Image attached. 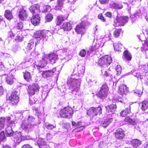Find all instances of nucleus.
Returning a JSON list of instances; mask_svg holds the SVG:
<instances>
[{"label":"nucleus","mask_w":148,"mask_h":148,"mask_svg":"<svg viewBox=\"0 0 148 148\" xmlns=\"http://www.w3.org/2000/svg\"><path fill=\"white\" fill-rule=\"evenodd\" d=\"M84 72V69L78 71V72L74 69L72 74L68 77L67 84L69 87V89L73 92H78L79 89L81 80L78 79L79 74H83Z\"/></svg>","instance_id":"f257e3e1"},{"label":"nucleus","mask_w":148,"mask_h":148,"mask_svg":"<svg viewBox=\"0 0 148 148\" xmlns=\"http://www.w3.org/2000/svg\"><path fill=\"white\" fill-rule=\"evenodd\" d=\"M58 60V55L55 53H51L44 54L42 56L41 60L35 62L34 63V67L37 69L43 68L48 63L53 64L55 63Z\"/></svg>","instance_id":"f03ea898"},{"label":"nucleus","mask_w":148,"mask_h":148,"mask_svg":"<svg viewBox=\"0 0 148 148\" xmlns=\"http://www.w3.org/2000/svg\"><path fill=\"white\" fill-rule=\"evenodd\" d=\"M90 25V23L88 22L86 17L83 18L82 19V22L76 27L75 29V31L78 33L82 34L85 32V29Z\"/></svg>","instance_id":"7ed1b4c3"},{"label":"nucleus","mask_w":148,"mask_h":148,"mask_svg":"<svg viewBox=\"0 0 148 148\" xmlns=\"http://www.w3.org/2000/svg\"><path fill=\"white\" fill-rule=\"evenodd\" d=\"M73 114L72 108L69 107H65L62 109L58 110L56 113V116L58 117H70Z\"/></svg>","instance_id":"20e7f679"},{"label":"nucleus","mask_w":148,"mask_h":148,"mask_svg":"<svg viewBox=\"0 0 148 148\" xmlns=\"http://www.w3.org/2000/svg\"><path fill=\"white\" fill-rule=\"evenodd\" d=\"M52 34V32L49 31H38L35 33L34 36L38 42L41 39H42L43 40H46L48 37L51 36Z\"/></svg>","instance_id":"39448f33"},{"label":"nucleus","mask_w":148,"mask_h":148,"mask_svg":"<svg viewBox=\"0 0 148 148\" xmlns=\"http://www.w3.org/2000/svg\"><path fill=\"white\" fill-rule=\"evenodd\" d=\"M112 61V58L110 56H105L99 59L98 63L101 67L105 68L109 65Z\"/></svg>","instance_id":"423d86ee"},{"label":"nucleus","mask_w":148,"mask_h":148,"mask_svg":"<svg viewBox=\"0 0 148 148\" xmlns=\"http://www.w3.org/2000/svg\"><path fill=\"white\" fill-rule=\"evenodd\" d=\"M56 68H53L52 70H48L41 71L40 72L42 77L44 78L47 79L52 77L54 73L58 75L60 73V71H57Z\"/></svg>","instance_id":"0eeeda50"},{"label":"nucleus","mask_w":148,"mask_h":148,"mask_svg":"<svg viewBox=\"0 0 148 148\" xmlns=\"http://www.w3.org/2000/svg\"><path fill=\"white\" fill-rule=\"evenodd\" d=\"M14 123V121L11 120L10 117H8L6 118L1 117L0 118V130H4L5 127L8 126V123L9 125L12 124Z\"/></svg>","instance_id":"6e6552de"},{"label":"nucleus","mask_w":148,"mask_h":148,"mask_svg":"<svg viewBox=\"0 0 148 148\" xmlns=\"http://www.w3.org/2000/svg\"><path fill=\"white\" fill-rule=\"evenodd\" d=\"M60 51L61 52L60 55L63 57V58H61V60H64L66 61H68L71 59L72 57L71 51L69 49L65 48Z\"/></svg>","instance_id":"1a4fd4ad"},{"label":"nucleus","mask_w":148,"mask_h":148,"mask_svg":"<svg viewBox=\"0 0 148 148\" xmlns=\"http://www.w3.org/2000/svg\"><path fill=\"white\" fill-rule=\"evenodd\" d=\"M20 132H14L11 138L14 143L18 144L22 141L25 140V138L22 136Z\"/></svg>","instance_id":"9d476101"},{"label":"nucleus","mask_w":148,"mask_h":148,"mask_svg":"<svg viewBox=\"0 0 148 148\" xmlns=\"http://www.w3.org/2000/svg\"><path fill=\"white\" fill-rule=\"evenodd\" d=\"M108 88L106 84L103 85L98 93V96L101 99L106 98L108 94Z\"/></svg>","instance_id":"9b49d317"},{"label":"nucleus","mask_w":148,"mask_h":148,"mask_svg":"<svg viewBox=\"0 0 148 148\" xmlns=\"http://www.w3.org/2000/svg\"><path fill=\"white\" fill-rule=\"evenodd\" d=\"M40 10H30V12L33 14V16L31 19L32 23L34 25L36 26L38 25L40 22V18L38 14H35V12L37 11L39 12Z\"/></svg>","instance_id":"f8f14e48"},{"label":"nucleus","mask_w":148,"mask_h":148,"mask_svg":"<svg viewBox=\"0 0 148 148\" xmlns=\"http://www.w3.org/2000/svg\"><path fill=\"white\" fill-rule=\"evenodd\" d=\"M39 88L37 84L29 85L27 89L29 97H32L35 94V92L38 91Z\"/></svg>","instance_id":"ddd939ff"},{"label":"nucleus","mask_w":148,"mask_h":148,"mask_svg":"<svg viewBox=\"0 0 148 148\" xmlns=\"http://www.w3.org/2000/svg\"><path fill=\"white\" fill-rule=\"evenodd\" d=\"M34 127V124H29L22 121L21 127L25 132H31Z\"/></svg>","instance_id":"4468645a"},{"label":"nucleus","mask_w":148,"mask_h":148,"mask_svg":"<svg viewBox=\"0 0 148 148\" xmlns=\"http://www.w3.org/2000/svg\"><path fill=\"white\" fill-rule=\"evenodd\" d=\"M17 93V92L14 91L12 92L11 96L9 97V100L14 105H16L19 101V97Z\"/></svg>","instance_id":"2eb2a0df"},{"label":"nucleus","mask_w":148,"mask_h":148,"mask_svg":"<svg viewBox=\"0 0 148 148\" xmlns=\"http://www.w3.org/2000/svg\"><path fill=\"white\" fill-rule=\"evenodd\" d=\"M129 20V18L127 16H121L117 17L116 21L119 23V25L123 26Z\"/></svg>","instance_id":"dca6fc26"},{"label":"nucleus","mask_w":148,"mask_h":148,"mask_svg":"<svg viewBox=\"0 0 148 148\" xmlns=\"http://www.w3.org/2000/svg\"><path fill=\"white\" fill-rule=\"evenodd\" d=\"M142 12H145L146 13V15L145 16V18L148 21V12L146 10H142V11H141L140 10H138L135 14L131 15V17L134 18V17H135L136 18H138L143 14Z\"/></svg>","instance_id":"f3484780"},{"label":"nucleus","mask_w":148,"mask_h":148,"mask_svg":"<svg viewBox=\"0 0 148 148\" xmlns=\"http://www.w3.org/2000/svg\"><path fill=\"white\" fill-rule=\"evenodd\" d=\"M116 106L115 104H112L106 106V111L108 113H107V115H111L114 114L116 109Z\"/></svg>","instance_id":"a211bd4d"},{"label":"nucleus","mask_w":148,"mask_h":148,"mask_svg":"<svg viewBox=\"0 0 148 148\" xmlns=\"http://www.w3.org/2000/svg\"><path fill=\"white\" fill-rule=\"evenodd\" d=\"M99 47V45L96 44H93L91 48L87 51V55L88 56H89L90 54L91 53H95L96 52L97 50L98 49Z\"/></svg>","instance_id":"6ab92c4d"},{"label":"nucleus","mask_w":148,"mask_h":148,"mask_svg":"<svg viewBox=\"0 0 148 148\" xmlns=\"http://www.w3.org/2000/svg\"><path fill=\"white\" fill-rule=\"evenodd\" d=\"M101 71V75L104 77H106V79L107 80L110 81L112 83L114 84V82L113 80L112 81L113 79V76L112 75H109L107 71L104 69L102 70Z\"/></svg>","instance_id":"aec40b11"},{"label":"nucleus","mask_w":148,"mask_h":148,"mask_svg":"<svg viewBox=\"0 0 148 148\" xmlns=\"http://www.w3.org/2000/svg\"><path fill=\"white\" fill-rule=\"evenodd\" d=\"M9 125L7 127H5V128H4V132H5V134L6 135L7 137H12L13 135V132L11 126Z\"/></svg>","instance_id":"412c9836"},{"label":"nucleus","mask_w":148,"mask_h":148,"mask_svg":"<svg viewBox=\"0 0 148 148\" xmlns=\"http://www.w3.org/2000/svg\"><path fill=\"white\" fill-rule=\"evenodd\" d=\"M18 16L20 19L21 21H24L27 18V14L25 10H20L19 12Z\"/></svg>","instance_id":"4be33fe9"},{"label":"nucleus","mask_w":148,"mask_h":148,"mask_svg":"<svg viewBox=\"0 0 148 148\" xmlns=\"http://www.w3.org/2000/svg\"><path fill=\"white\" fill-rule=\"evenodd\" d=\"M125 136L124 132L121 129H118L115 133V136L116 138L122 139Z\"/></svg>","instance_id":"5701e85b"},{"label":"nucleus","mask_w":148,"mask_h":148,"mask_svg":"<svg viewBox=\"0 0 148 148\" xmlns=\"http://www.w3.org/2000/svg\"><path fill=\"white\" fill-rule=\"evenodd\" d=\"M35 118L32 116H29L27 119H26L23 121H25V123L30 124H34V126H35L36 125V124L35 123Z\"/></svg>","instance_id":"b1692460"},{"label":"nucleus","mask_w":148,"mask_h":148,"mask_svg":"<svg viewBox=\"0 0 148 148\" xmlns=\"http://www.w3.org/2000/svg\"><path fill=\"white\" fill-rule=\"evenodd\" d=\"M126 86L125 85H122L120 86L118 91V92L119 94L121 95L122 96L125 95L127 92Z\"/></svg>","instance_id":"393cba45"},{"label":"nucleus","mask_w":148,"mask_h":148,"mask_svg":"<svg viewBox=\"0 0 148 148\" xmlns=\"http://www.w3.org/2000/svg\"><path fill=\"white\" fill-rule=\"evenodd\" d=\"M132 55L127 50L125 51L123 53V59L128 61L131 60Z\"/></svg>","instance_id":"a878e982"},{"label":"nucleus","mask_w":148,"mask_h":148,"mask_svg":"<svg viewBox=\"0 0 148 148\" xmlns=\"http://www.w3.org/2000/svg\"><path fill=\"white\" fill-rule=\"evenodd\" d=\"M112 120V118H111L105 119L103 121L101 122V125L103 127H106L109 125Z\"/></svg>","instance_id":"bb28decb"},{"label":"nucleus","mask_w":148,"mask_h":148,"mask_svg":"<svg viewBox=\"0 0 148 148\" xmlns=\"http://www.w3.org/2000/svg\"><path fill=\"white\" fill-rule=\"evenodd\" d=\"M140 71L143 73H147L148 72V64L141 65L139 66Z\"/></svg>","instance_id":"cd10ccee"},{"label":"nucleus","mask_w":148,"mask_h":148,"mask_svg":"<svg viewBox=\"0 0 148 148\" xmlns=\"http://www.w3.org/2000/svg\"><path fill=\"white\" fill-rule=\"evenodd\" d=\"M6 79L7 83L9 84H12L14 83V77L12 74H8Z\"/></svg>","instance_id":"c85d7f7f"},{"label":"nucleus","mask_w":148,"mask_h":148,"mask_svg":"<svg viewBox=\"0 0 148 148\" xmlns=\"http://www.w3.org/2000/svg\"><path fill=\"white\" fill-rule=\"evenodd\" d=\"M62 27L64 31H69L72 29V25L69 22L64 23L62 25Z\"/></svg>","instance_id":"c756f323"},{"label":"nucleus","mask_w":148,"mask_h":148,"mask_svg":"<svg viewBox=\"0 0 148 148\" xmlns=\"http://www.w3.org/2000/svg\"><path fill=\"white\" fill-rule=\"evenodd\" d=\"M64 20V18L62 15H59L58 16L56 20V25H60Z\"/></svg>","instance_id":"7c9ffc66"},{"label":"nucleus","mask_w":148,"mask_h":148,"mask_svg":"<svg viewBox=\"0 0 148 148\" xmlns=\"http://www.w3.org/2000/svg\"><path fill=\"white\" fill-rule=\"evenodd\" d=\"M23 77L24 79L27 82H30L32 80V77L30 73L28 71L23 73Z\"/></svg>","instance_id":"2f4dec72"},{"label":"nucleus","mask_w":148,"mask_h":148,"mask_svg":"<svg viewBox=\"0 0 148 148\" xmlns=\"http://www.w3.org/2000/svg\"><path fill=\"white\" fill-rule=\"evenodd\" d=\"M141 141L138 139H134L132 141V144L134 147L136 148L141 144Z\"/></svg>","instance_id":"473e14b6"},{"label":"nucleus","mask_w":148,"mask_h":148,"mask_svg":"<svg viewBox=\"0 0 148 148\" xmlns=\"http://www.w3.org/2000/svg\"><path fill=\"white\" fill-rule=\"evenodd\" d=\"M4 15L5 18L8 20H10L13 18L12 14L10 10H6Z\"/></svg>","instance_id":"72a5a7b5"},{"label":"nucleus","mask_w":148,"mask_h":148,"mask_svg":"<svg viewBox=\"0 0 148 148\" xmlns=\"http://www.w3.org/2000/svg\"><path fill=\"white\" fill-rule=\"evenodd\" d=\"M93 110L94 116H95L99 113L100 114L101 113V109L100 107L97 108H91Z\"/></svg>","instance_id":"f704fd0d"},{"label":"nucleus","mask_w":148,"mask_h":148,"mask_svg":"<svg viewBox=\"0 0 148 148\" xmlns=\"http://www.w3.org/2000/svg\"><path fill=\"white\" fill-rule=\"evenodd\" d=\"M113 46L114 50L118 51H120L122 47L121 44L119 43H114Z\"/></svg>","instance_id":"c9c22d12"},{"label":"nucleus","mask_w":148,"mask_h":148,"mask_svg":"<svg viewBox=\"0 0 148 148\" xmlns=\"http://www.w3.org/2000/svg\"><path fill=\"white\" fill-rule=\"evenodd\" d=\"M141 104L142 110H145L148 108V101H144Z\"/></svg>","instance_id":"e433bc0d"},{"label":"nucleus","mask_w":148,"mask_h":148,"mask_svg":"<svg viewBox=\"0 0 148 148\" xmlns=\"http://www.w3.org/2000/svg\"><path fill=\"white\" fill-rule=\"evenodd\" d=\"M111 8H112L121 9L123 8V6L121 3L116 4L113 3L111 5Z\"/></svg>","instance_id":"4c0bfd02"},{"label":"nucleus","mask_w":148,"mask_h":148,"mask_svg":"<svg viewBox=\"0 0 148 148\" xmlns=\"http://www.w3.org/2000/svg\"><path fill=\"white\" fill-rule=\"evenodd\" d=\"M125 121L131 125H134L135 124V119L130 118L129 117H126L125 119Z\"/></svg>","instance_id":"58836bf2"},{"label":"nucleus","mask_w":148,"mask_h":148,"mask_svg":"<svg viewBox=\"0 0 148 148\" xmlns=\"http://www.w3.org/2000/svg\"><path fill=\"white\" fill-rule=\"evenodd\" d=\"M53 18V15L51 13H49L46 14L45 16V20L46 22H50L51 21Z\"/></svg>","instance_id":"ea45409f"},{"label":"nucleus","mask_w":148,"mask_h":148,"mask_svg":"<svg viewBox=\"0 0 148 148\" xmlns=\"http://www.w3.org/2000/svg\"><path fill=\"white\" fill-rule=\"evenodd\" d=\"M81 122H78L76 123V126L77 128L76 129L77 131H80L83 130L84 128V127L83 126H81Z\"/></svg>","instance_id":"a19ab883"},{"label":"nucleus","mask_w":148,"mask_h":148,"mask_svg":"<svg viewBox=\"0 0 148 148\" xmlns=\"http://www.w3.org/2000/svg\"><path fill=\"white\" fill-rule=\"evenodd\" d=\"M6 138L4 134V130H0V141H4L5 140Z\"/></svg>","instance_id":"79ce46f5"},{"label":"nucleus","mask_w":148,"mask_h":148,"mask_svg":"<svg viewBox=\"0 0 148 148\" xmlns=\"http://www.w3.org/2000/svg\"><path fill=\"white\" fill-rule=\"evenodd\" d=\"M34 41L32 40L29 41V42L28 44L26 47V49L28 50H29L33 47L34 46Z\"/></svg>","instance_id":"37998d69"},{"label":"nucleus","mask_w":148,"mask_h":148,"mask_svg":"<svg viewBox=\"0 0 148 148\" xmlns=\"http://www.w3.org/2000/svg\"><path fill=\"white\" fill-rule=\"evenodd\" d=\"M65 0H57V5L56 6V8L59 7L62 8L63 7L64 3Z\"/></svg>","instance_id":"c03bdc74"},{"label":"nucleus","mask_w":148,"mask_h":148,"mask_svg":"<svg viewBox=\"0 0 148 148\" xmlns=\"http://www.w3.org/2000/svg\"><path fill=\"white\" fill-rule=\"evenodd\" d=\"M29 61H26L25 62H22L19 65L20 67H21L22 68H25L28 66V63Z\"/></svg>","instance_id":"a18cd8bd"},{"label":"nucleus","mask_w":148,"mask_h":148,"mask_svg":"<svg viewBox=\"0 0 148 148\" xmlns=\"http://www.w3.org/2000/svg\"><path fill=\"white\" fill-rule=\"evenodd\" d=\"M45 89H44L43 90L42 96V97H45V98L48 96V94L50 90L49 89L47 90H45Z\"/></svg>","instance_id":"49530a36"},{"label":"nucleus","mask_w":148,"mask_h":148,"mask_svg":"<svg viewBox=\"0 0 148 148\" xmlns=\"http://www.w3.org/2000/svg\"><path fill=\"white\" fill-rule=\"evenodd\" d=\"M121 31V29H116L114 32V35L115 37H117L119 36Z\"/></svg>","instance_id":"de8ad7c7"},{"label":"nucleus","mask_w":148,"mask_h":148,"mask_svg":"<svg viewBox=\"0 0 148 148\" xmlns=\"http://www.w3.org/2000/svg\"><path fill=\"white\" fill-rule=\"evenodd\" d=\"M23 23L21 22H19L17 23L15 26V27L18 29H21L23 28Z\"/></svg>","instance_id":"09e8293b"},{"label":"nucleus","mask_w":148,"mask_h":148,"mask_svg":"<svg viewBox=\"0 0 148 148\" xmlns=\"http://www.w3.org/2000/svg\"><path fill=\"white\" fill-rule=\"evenodd\" d=\"M79 55L82 57H84L86 55L87 56H88L87 55L86 51L84 49H82L80 51Z\"/></svg>","instance_id":"8fccbe9b"},{"label":"nucleus","mask_w":148,"mask_h":148,"mask_svg":"<svg viewBox=\"0 0 148 148\" xmlns=\"http://www.w3.org/2000/svg\"><path fill=\"white\" fill-rule=\"evenodd\" d=\"M116 71L117 75H118L121 74V68L120 65L117 66L116 68Z\"/></svg>","instance_id":"3c124183"},{"label":"nucleus","mask_w":148,"mask_h":148,"mask_svg":"<svg viewBox=\"0 0 148 148\" xmlns=\"http://www.w3.org/2000/svg\"><path fill=\"white\" fill-rule=\"evenodd\" d=\"M87 113L88 115L90 116L93 117L95 116H94L93 110L91 108H90L87 111Z\"/></svg>","instance_id":"603ef678"},{"label":"nucleus","mask_w":148,"mask_h":148,"mask_svg":"<svg viewBox=\"0 0 148 148\" xmlns=\"http://www.w3.org/2000/svg\"><path fill=\"white\" fill-rule=\"evenodd\" d=\"M140 73H136V75H134L136 77H137L138 79L139 78L141 79H143V78L144 74L143 73V75H141V73H143V72H141L140 71Z\"/></svg>","instance_id":"864d4df0"},{"label":"nucleus","mask_w":148,"mask_h":148,"mask_svg":"<svg viewBox=\"0 0 148 148\" xmlns=\"http://www.w3.org/2000/svg\"><path fill=\"white\" fill-rule=\"evenodd\" d=\"M123 96H122L121 95H120V96H119L118 98H116L115 99H116V100L118 102H122L124 100V99H125V98H123Z\"/></svg>","instance_id":"5fc2aeb1"},{"label":"nucleus","mask_w":148,"mask_h":148,"mask_svg":"<svg viewBox=\"0 0 148 148\" xmlns=\"http://www.w3.org/2000/svg\"><path fill=\"white\" fill-rule=\"evenodd\" d=\"M46 127L48 130H52L56 127V125H53L51 124L46 125Z\"/></svg>","instance_id":"6e6d98bb"},{"label":"nucleus","mask_w":148,"mask_h":148,"mask_svg":"<svg viewBox=\"0 0 148 148\" xmlns=\"http://www.w3.org/2000/svg\"><path fill=\"white\" fill-rule=\"evenodd\" d=\"M23 38L22 37L19 36H16L15 37V40L17 42H20L23 39Z\"/></svg>","instance_id":"4d7b16f0"},{"label":"nucleus","mask_w":148,"mask_h":148,"mask_svg":"<svg viewBox=\"0 0 148 148\" xmlns=\"http://www.w3.org/2000/svg\"><path fill=\"white\" fill-rule=\"evenodd\" d=\"M29 103L32 105L33 104L35 103L36 101L33 98H32V97H29Z\"/></svg>","instance_id":"13d9d810"},{"label":"nucleus","mask_w":148,"mask_h":148,"mask_svg":"<svg viewBox=\"0 0 148 148\" xmlns=\"http://www.w3.org/2000/svg\"><path fill=\"white\" fill-rule=\"evenodd\" d=\"M40 7L38 5L35 4L31 6L29 9H39Z\"/></svg>","instance_id":"bf43d9fd"},{"label":"nucleus","mask_w":148,"mask_h":148,"mask_svg":"<svg viewBox=\"0 0 148 148\" xmlns=\"http://www.w3.org/2000/svg\"><path fill=\"white\" fill-rule=\"evenodd\" d=\"M98 18L101 20L103 22L105 21V19L103 16V15L102 14H100L98 16Z\"/></svg>","instance_id":"052dcab7"},{"label":"nucleus","mask_w":148,"mask_h":148,"mask_svg":"<svg viewBox=\"0 0 148 148\" xmlns=\"http://www.w3.org/2000/svg\"><path fill=\"white\" fill-rule=\"evenodd\" d=\"M0 23H2L3 27H5V22L3 20V18L2 16H0Z\"/></svg>","instance_id":"680f3d73"},{"label":"nucleus","mask_w":148,"mask_h":148,"mask_svg":"<svg viewBox=\"0 0 148 148\" xmlns=\"http://www.w3.org/2000/svg\"><path fill=\"white\" fill-rule=\"evenodd\" d=\"M130 109V106L129 108H126L124 110L126 113L127 115L129 114L131 112Z\"/></svg>","instance_id":"e2e57ef3"},{"label":"nucleus","mask_w":148,"mask_h":148,"mask_svg":"<svg viewBox=\"0 0 148 148\" xmlns=\"http://www.w3.org/2000/svg\"><path fill=\"white\" fill-rule=\"evenodd\" d=\"M111 35L110 33L109 32H108V34H106L105 36V37L106 38H107L108 40H109L110 39H111Z\"/></svg>","instance_id":"0e129e2a"},{"label":"nucleus","mask_w":148,"mask_h":148,"mask_svg":"<svg viewBox=\"0 0 148 148\" xmlns=\"http://www.w3.org/2000/svg\"><path fill=\"white\" fill-rule=\"evenodd\" d=\"M120 116H122V117H124L126 116V115H127L126 113L125 110H122L120 113Z\"/></svg>","instance_id":"69168bd1"},{"label":"nucleus","mask_w":148,"mask_h":148,"mask_svg":"<svg viewBox=\"0 0 148 148\" xmlns=\"http://www.w3.org/2000/svg\"><path fill=\"white\" fill-rule=\"evenodd\" d=\"M21 148H32L31 146L29 144H25L23 145Z\"/></svg>","instance_id":"338daca9"},{"label":"nucleus","mask_w":148,"mask_h":148,"mask_svg":"<svg viewBox=\"0 0 148 148\" xmlns=\"http://www.w3.org/2000/svg\"><path fill=\"white\" fill-rule=\"evenodd\" d=\"M31 54L32 56H34L35 57L38 55V52L36 51H35L32 52Z\"/></svg>","instance_id":"774afa93"}]
</instances>
